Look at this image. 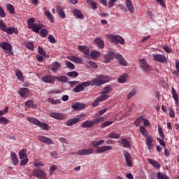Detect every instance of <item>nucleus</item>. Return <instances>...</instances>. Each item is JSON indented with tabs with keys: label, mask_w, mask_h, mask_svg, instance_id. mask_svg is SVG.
Here are the masks:
<instances>
[{
	"label": "nucleus",
	"mask_w": 179,
	"mask_h": 179,
	"mask_svg": "<svg viewBox=\"0 0 179 179\" xmlns=\"http://www.w3.org/2000/svg\"><path fill=\"white\" fill-rule=\"evenodd\" d=\"M115 59L118 61L120 65H122L123 66H127V65H128V63L127 62V61H125L124 57H122V55H121L120 54H116Z\"/></svg>",
	"instance_id": "aec40b11"
},
{
	"label": "nucleus",
	"mask_w": 179,
	"mask_h": 179,
	"mask_svg": "<svg viewBox=\"0 0 179 179\" xmlns=\"http://www.w3.org/2000/svg\"><path fill=\"white\" fill-rule=\"evenodd\" d=\"M5 33H6L8 35L10 34H19V31H17V29L15 28V27H7Z\"/></svg>",
	"instance_id": "b1692460"
},
{
	"label": "nucleus",
	"mask_w": 179,
	"mask_h": 179,
	"mask_svg": "<svg viewBox=\"0 0 179 179\" xmlns=\"http://www.w3.org/2000/svg\"><path fill=\"white\" fill-rule=\"evenodd\" d=\"M73 13L74 16H76V17H78V19L85 18V15H83V13H82V11H80V10L79 9H75Z\"/></svg>",
	"instance_id": "cd10ccee"
},
{
	"label": "nucleus",
	"mask_w": 179,
	"mask_h": 179,
	"mask_svg": "<svg viewBox=\"0 0 179 179\" xmlns=\"http://www.w3.org/2000/svg\"><path fill=\"white\" fill-rule=\"evenodd\" d=\"M8 29V27L6 26V24H5V22H3V20H0V29L2 31H6V29Z\"/></svg>",
	"instance_id": "09e8293b"
},
{
	"label": "nucleus",
	"mask_w": 179,
	"mask_h": 179,
	"mask_svg": "<svg viewBox=\"0 0 179 179\" xmlns=\"http://www.w3.org/2000/svg\"><path fill=\"white\" fill-rule=\"evenodd\" d=\"M137 93L136 89L134 88L127 95V100H129L131 99V97H134V96H136Z\"/></svg>",
	"instance_id": "37998d69"
},
{
	"label": "nucleus",
	"mask_w": 179,
	"mask_h": 179,
	"mask_svg": "<svg viewBox=\"0 0 179 179\" xmlns=\"http://www.w3.org/2000/svg\"><path fill=\"white\" fill-rule=\"evenodd\" d=\"M112 149H113V146H110V145L101 146L99 148H97L95 150V152L96 153H104V152L111 150Z\"/></svg>",
	"instance_id": "6ab92c4d"
},
{
	"label": "nucleus",
	"mask_w": 179,
	"mask_h": 179,
	"mask_svg": "<svg viewBox=\"0 0 179 179\" xmlns=\"http://www.w3.org/2000/svg\"><path fill=\"white\" fill-rule=\"evenodd\" d=\"M157 179H170V177L167 176L166 173L159 172L157 173Z\"/></svg>",
	"instance_id": "de8ad7c7"
},
{
	"label": "nucleus",
	"mask_w": 179,
	"mask_h": 179,
	"mask_svg": "<svg viewBox=\"0 0 179 179\" xmlns=\"http://www.w3.org/2000/svg\"><path fill=\"white\" fill-rule=\"evenodd\" d=\"M50 117H51V118H55V120H60L61 121H62V120H65L66 118L65 115L63 113L54 112L50 113Z\"/></svg>",
	"instance_id": "a211bd4d"
},
{
	"label": "nucleus",
	"mask_w": 179,
	"mask_h": 179,
	"mask_svg": "<svg viewBox=\"0 0 179 179\" xmlns=\"http://www.w3.org/2000/svg\"><path fill=\"white\" fill-rule=\"evenodd\" d=\"M111 92H113V88L111 87V86L108 85L103 87L102 92H101V96H99L95 100V101L92 103L93 107H97L99 103H101L103 101H105V100H107V99L110 97L108 94H110Z\"/></svg>",
	"instance_id": "f257e3e1"
},
{
	"label": "nucleus",
	"mask_w": 179,
	"mask_h": 179,
	"mask_svg": "<svg viewBox=\"0 0 179 179\" xmlns=\"http://www.w3.org/2000/svg\"><path fill=\"white\" fill-rule=\"evenodd\" d=\"M38 54H40L41 55H43V57H47V53L45 52V51H44V49H43V48L38 46Z\"/></svg>",
	"instance_id": "6e6d98bb"
},
{
	"label": "nucleus",
	"mask_w": 179,
	"mask_h": 179,
	"mask_svg": "<svg viewBox=\"0 0 179 179\" xmlns=\"http://www.w3.org/2000/svg\"><path fill=\"white\" fill-rule=\"evenodd\" d=\"M114 57H115V55L113 52H108L106 55H105V59L104 62L106 64H108V62H111L113 59H114Z\"/></svg>",
	"instance_id": "412c9836"
},
{
	"label": "nucleus",
	"mask_w": 179,
	"mask_h": 179,
	"mask_svg": "<svg viewBox=\"0 0 179 179\" xmlns=\"http://www.w3.org/2000/svg\"><path fill=\"white\" fill-rule=\"evenodd\" d=\"M29 29H32V31H34V33H38L41 29V27H39L37 24H34Z\"/></svg>",
	"instance_id": "a19ab883"
},
{
	"label": "nucleus",
	"mask_w": 179,
	"mask_h": 179,
	"mask_svg": "<svg viewBox=\"0 0 179 179\" xmlns=\"http://www.w3.org/2000/svg\"><path fill=\"white\" fill-rule=\"evenodd\" d=\"M34 22H36V20L34 17H31L27 20V25L29 29H30V27L34 26V24H36V23H34Z\"/></svg>",
	"instance_id": "c03bdc74"
},
{
	"label": "nucleus",
	"mask_w": 179,
	"mask_h": 179,
	"mask_svg": "<svg viewBox=\"0 0 179 179\" xmlns=\"http://www.w3.org/2000/svg\"><path fill=\"white\" fill-rule=\"evenodd\" d=\"M111 40L113 43H115L116 44H118V43L122 45L125 44V40H124V38H122L118 35L112 36Z\"/></svg>",
	"instance_id": "2eb2a0df"
},
{
	"label": "nucleus",
	"mask_w": 179,
	"mask_h": 179,
	"mask_svg": "<svg viewBox=\"0 0 179 179\" xmlns=\"http://www.w3.org/2000/svg\"><path fill=\"white\" fill-rule=\"evenodd\" d=\"M142 122H143V117H138L135 120L134 124H135L136 127H140V125H141V124H142Z\"/></svg>",
	"instance_id": "a18cd8bd"
},
{
	"label": "nucleus",
	"mask_w": 179,
	"mask_h": 179,
	"mask_svg": "<svg viewBox=\"0 0 179 179\" xmlns=\"http://www.w3.org/2000/svg\"><path fill=\"white\" fill-rule=\"evenodd\" d=\"M27 48L33 51L34 50V45H33V43H31V42H28L27 43Z\"/></svg>",
	"instance_id": "338daca9"
},
{
	"label": "nucleus",
	"mask_w": 179,
	"mask_h": 179,
	"mask_svg": "<svg viewBox=\"0 0 179 179\" xmlns=\"http://www.w3.org/2000/svg\"><path fill=\"white\" fill-rule=\"evenodd\" d=\"M121 145L123 146V148H131V144L129 143V141H128V140H127L126 138L122 139Z\"/></svg>",
	"instance_id": "c9c22d12"
},
{
	"label": "nucleus",
	"mask_w": 179,
	"mask_h": 179,
	"mask_svg": "<svg viewBox=\"0 0 179 179\" xmlns=\"http://www.w3.org/2000/svg\"><path fill=\"white\" fill-rule=\"evenodd\" d=\"M20 159H21L20 166H25L29 163V158L27 157V150L22 149L19 152Z\"/></svg>",
	"instance_id": "20e7f679"
},
{
	"label": "nucleus",
	"mask_w": 179,
	"mask_h": 179,
	"mask_svg": "<svg viewBox=\"0 0 179 179\" xmlns=\"http://www.w3.org/2000/svg\"><path fill=\"white\" fill-rule=\"evenodd\" d=\"M0 124H9V120L5 117H0Z\"/></svg>",
	"instance_id": "680f3d73"
},
{
	"label": "nucleus",
	"mask_w": 179,
	"mask_h": 179,
	"mask_svg": "<svg viewBox=\"0 0 179 179\" xmlns=\"http://www.w3.org/2000/svg\"><path fill=\"white\" fill-rule=\"evenodd\" d=\"M27 121H29V122H31V124H34V125H37L38 127L41 125V122L37 118H34V117H28Z\"/></svg>",
	"instance_id": "c85d7f7f"
},
{
	"label": "nucleus",
	"mask_w": 179,
	"mask_h": 179,
	"mask_svg": "<svg viewBox=\"0 0 179 179\" xmlns=\"http://www.w3.org/2000/svg\"><path fill=\"white\" fill-rule=\"evenodd\" d=\"M153 141V138L151 136L146 137L145 143L148 148V149H152V141Z\"/></svg>",
	"instance_id": "f704fd0d"
},
{
	"label": "nucleus",
	"mask_w": 179,
	"mask_h": 179,
	"mask_svg": "<svg viewBox=\"0 0 179 179\" xmlns=\"http://www.w3.org/2000/svg\"><path fill=\"white\" fill-rule=\"evenodd\" d=\"M157 62L164 64V62H167V57L164 55H157Z\"/></svg>",
	"instance_id": "2f4dec72"
},
{
	"label": "nucleus",
	"mask_w": 179,
	"mask_h": 179,
	"mask_svg": "<svg viewBox=\"0 0 179 179\" xmlns=\"http://www.w3.org/2000/svg\"><path fill=\"white\" fill-rule=\"evenodd\" d=\"M157 3H159V5L162 6V8H164V9H166V1L164 0H157Z\"/></svg>",
	"instance_id": "69168bd1"
},
{
	"label": "nucleus",
	"mask_w": 179,
	"mask_h": 179,
	"mask_svg": "<svg viewBox=\"0 0 179 179\" xmlns=\"http://www.w3.org/2000/svg\"><path fill=\"white\" fill-rule=\"evenodd\" d=\"M148 162L150 164H152V166H153V167H155V169H157V162H156V161L148 158Z\"/></svg>",
	"instance_id": "bf43d9fd"
},
{
	"label": "nucleus",
	"mask_w": 179,
	"mask_h": 179,
	"mask_svg": "<svg viewBox=\"0 0 179 179\" xmlns=\"http://www.w3.org/2000/svg\"><path fill=\"white\" fill-rule=\"evenodd\" d=\"M40 128H41L43 129V131H48L49 129V127L48 124H47L46 123H41V124H39L38 126Z\"/></svg>",
	"instance_id": "603ef678"
},
{
	"label": "nucleus",
	"mask_w": 179,
	"mask_h": 179,
	"mask_svg": "<svg viewBox=\"0 0 179 179\" xmlns=\"http://www.w3.org/2000/svg\"><path fill=\"white\" fill-rule=\"evenodd\" d=\"M108 82H110V78L106 76H99L96 78L91 80V86H101Z\"/></svg>",
	"instance_id": "7ed1b4c3"
},
{
	"label": "nucleus",
	"mask_w": 179,
	"mask_h": 179,
	"mask_svg": "<svg viewBox=\"0 0 179 179\" xmlns=\"http://www.w3.org/2000/svg\"><path fill=\"white\" fill-rule=\"evenodd\" d=\"M15 75L19 80L21 82H24V77H23V73L20 70H17Z\"/></svg>",
	"instance_id": "7c9ffc66"
},
{
	"label": "nucleus",
	"mask_w": 179,
	"mask_h": 179,
	"mask_svg": "<svg viewBox=\"0 0 179 179\" xmlns=\"http://www.w3.org/2000/svg\"><path fill=\"white\" fill-rule=\"evenodd\" d=\"M18 94H20L21 97L26 99V97H29V94H30V90H29V88L22 87L18 91Z\"/></svg>",
	"instance_id": "dca6fc26"
},
{
	"label": "nucleus",
	"mask_w": 179,
	"mask_h": 179,
	"mask_svg": "<svg viewBox=\"0 0 179 179\" xmlns=\"http://www.w3.org/2000/svg\"><path fill=\"white\" fill-rule=\"evenodd\" d=\"M123 156L126 160L127 167H132V157L128 151L123 152Z\"/></svg>",
	"instance_id": "ddd939ff"
},
{
	"label": "nucleus",
	"mask_w": 179,
	"mask_h": 179,
	"mask_svg": "<svg viewBox=\"0 0 179 179\" xmlns=\"http://www.w3.org/2000/svg\"><path fill=\"white\" fill-rule=\"evenodd\" d=\"M0 47L2 50H5L4 52H6L8 55H14L12 52V45L8 42H3L0 43Z\"/></svg>",
	"instance_id": "6e6552de"
},
{
	"label": "nucleus",
	"mask_w": 179,
	"mask_h": 179,
	"mask_svg": "<svg viewBox=\"0 0 179 179\" xmlns=\"http://www.w3.org/2000/svg\"><path fill=\"white\" fill-rule=\"evenodd\" d=\"M6 8H7V10H8V12L10 13H15V7H13V5L12 4H7L6 5Z\"/></svg>",
	"instance_id": "3c124183"
},
{
	"label": "nucleus",
	"mask_w": 179,
	"mask_h": 179,
	"mask_svg": "<svg viewBox=\"0 0 179 179\" xmlns=\"http://www.w3.org/2000/svg\"><path fill=\"white\" fill-rule=\"evenodd\" d=\"M69 59L70 61H73V62H76V64H82V59L78 57L71 56Z\"/></svg>",
	"instance_id": "79ce46f5"
},
{
	"label": "nucleus",
	"mask_w": 179,
	"mask_h": 179,
	"mask_svg": "<svg viewBox=\"0 0 179 179\" xmlns=\"http://www.w3.org/2000/svg\"><path fill=\"white\" fill-rule=\"evenodd\" d=\"M44 15L47 17L48 20H49L50 23H54V16L51 14V12L45 11Z\"/></svg>",
	"instance_id": "c756f323"
},
{
	"label": "nucleus",
	"mask_w": 179,
	"mask_h": 179,
	"mask_svg": "<svg viewBox=\"0 0 179 179\" xmlns=\"http://www.w3.org/2000/svg\"><path fill=\"white\" fill-rule=\"evenodd\" d=\"M90 85H92L90 81L83 82L76 86V87L73 89V92H74V93H80V92H83V90H85V87H87V86Z\"/></svg>",
	"instance_id": "423d86ee"
},
{
	"label": "nucleus",
	"mask_w": 179,
	"mask_h": 179,
	"mask_svg": "<svg viewBox=\"0 0 179 179\" xmlns=\"http://www.w3.org/2000/svg\"><path fill=\"white\" fill-rule=\"evenodd\" d=\"M71 108L73 111H80V110H85L86 108V104L77 102L71 105Z\"/></svg>",
	"instance_id": "f8f14e48"
},
{
	"label": "nucleus",
	"mask_w": 179,
	"mask_h": 179,
	"mask_svg": "<svg viewBox=\"0 0 179 179\" xmlns=\"http://www.w3.org/2000/svg\"><path fill=\"white\" fill-rule=\"evenodd\" d=\"M139 131L141 134H142L143 136H144V138L148 137V131L145 127H143V126L139 127Z\"/></svg>",
	"instance_id": "58836bf2"
},
{
	"label": "nucleus",
	"mask_w": 179,
	"mask_h": 179,
	"mask_svg": "<svg viewBox=\"0 0 179 179\" xmlns=\"http://www.w3.org/2000/svg\"><path fill=\"white\" fill-rule=\"evenodd\" d=\"M78 48L79 51H80L83 54L85 55L84 58H90V50H89V48H87V46L78 45Z\"/></svg>",
	"instance_id": "9b49d317"
},
{
	"label": "nucleus",
	"mask_w": 179,
	"mask_h": 179,
	"mask_svg": "<svg viewBox=\"0 0 179 179\" xmlns=\"http://www.w3.org/2000/svg\"><path fill=\"white\" fill-rule=\"evenodd\" d=\"M172 94L173 99L176 101V104H178V93H177V91H176V89H174V87H172Z\"/></svg>",
	"instance_id": "72a5a7b5"
},
{
	"label": "nucleus",
	"mask_w": 179,
	"mask_h": 179,
	"mask_svg": "<svg viewBox=\"0 0 179 179\" xmlns=\"http://www.w3.org/2000/svg\"><path fill=\"white\" fill-rule=\"evenodd\" d=\"M48 40H49L50 43L52 44H55L57 43V40H55V38H54V36L49 35L48 37Z\"/></svg>",
	"instance_id": "e2e57ef3"
},
{
	"label": "nucleus",
	"mask_w": 179,
	"mask_h": 179,
	"mask_svg": "<svg viewBox=\"0 0 179 179\" xmlns=\"http://www.w3.org/2000/svg\"><path fill=\"white\" fill-rule=\"evenodd\" d=\"M158 132L159 136H161L162 139L166 138V135H164V132H163V129L161 127H158Z\"/></svg>",
	"instance_id": "864d4df0"
},
{
	"label": "nucleus",
	"mask_w": 179,
	"mask_h": 179,
	"mask_svg": "<svg viewBox=\"0 0 179 179\" xmlns=\"http://www.w3.org/2000/svg\"><path fill=\"white\" fill-rule=\"evenodd\" d=\"M113 124L111 121H106L101 124V128H106V127H110Z\"/></svg>",
	"instance_id": "4d7b16f0"
},
{
	"label": "nucleus",
	"mask_w": 179,
	"mask_h": 179,
	"mask_svg": "<svg viewBox=\"0 0 179 179\" xmlns=\"http://www.w3.org/2000/svg\"><path fill=\"white\" fill-rule=\"evenodd\" d=\"M42 80L45 83H50L51 85H52V83L55 82V77L51 75L45 76L42 78Z\"/></svg>",
	"instance_id": "f3484780"
},
{
	"label": "nucleus",
	"mask_w": 179,
	"mask_h": 179,
	"mask_svg": "<svg viewBox=\"0 0 179 179\" xmlns=\"http://www.w3.org/2000/svg\"><path fill=\"white\" fill-rule=\"evenodd\" d=\"M66 76H69L70 78H78V76H79V73H78L77 71H71V72L66 73Z\"/></svg>",
	"instance_id": "49530a36"
},
{
	"label": "nucleus",
	"mask_w": 179,
	"mask_h": 179,
	"mask_svg": "<svg viewBox=\"0 0 179 179\" xmlns=\"http://www.w3.org/2000/svg\"><path fill=\"white\" fill-rule=\"evenodd\" d=\"M59 68H61V64H59V62H55L52 64L51 71H52V72L57 73V72H58V69H59Z\"/></svg>",
	"instance_id": "bb28decb"
},
{
	"label": "nucleus",
	"mask_w": 179,
	"mask_h": 179,
	"mask_svg": "<svg viewBox=\"0 0 179 179\" xmlns=\"http://www.w3.org/2000/svg\"><path fill=\"white\" fill-rule=\"evenodd\" d=\"M117 81L119 82V83H125V82H127V78L124 76H121Z\"/></svg>",
	"instance_id": "0e129e2a"
},
{
	"label": "nucleus",
	"mask_w": 179,
	"mask_h": 179,
	"mask_svg": "<svg viewBox=\"0 0 179 179\" xmlns=\"http://www.w3.org/2000/svg\"><path fill=\"white\" fill-rule=\"evenodd\" d=\"M34 177H36L38 179H47V173L40 169H35L32 171Z\"/></svg>",
	"instance_id": "0eeeda50"
},
{
	"label": "nucleus",
	"mask_w": 179,
	"mask_h": 179,
	"mask_svg": "<svg viewBox=\"0 0 179 179\" xmlns=\"http://www.w3.org/2000/svg\"><path fill=\"white\" fill-rule=\"evenodd\" d=\"M94 153V149L91 148V149H80L77 151V155L78 156H89L90 155H93Z\"/></svg>",
	"instance_id": "1a4fd4ad"
},
{
	"label": "nucleus",
	"mask_w": 179,
	"mask_h": 179,
	"mask_svg": "<svg viewBox=\"0 0 179 179\" xmlns=\"http://www.w3.org/2000/svg\"><path fill=\"white\" fill-rule=\"evenodd\" d=\"M48 101L52 103L54 106L56 104H61V100H54L52 98H48Z\"/></svg>",
	"instance_id": "8fccbe9b"
},
{
	"label": "nucleus",
	"mask_w": 179,
	"mask_h": 179,
	"mask_svg": "<svg viewBox=\"0 0 179 179\" xmlns=\"http://www.w3.org/2000/svg\"><path fill=\"white\" fill-rule=\"evenodd\" d=\"M126 6L131 13H134V12H135L134 4L131 0H126Z\"/></svg>",
	"instance_id": "393cba45"
},
{
	"label": "nucleus",
	"mask_w": 179,
	"mask_h": 179,
	"mask_svg": "<svg viewBox=\"0 0 179 179\" xmlns=\"http://www.w3.org/2000/svg\"><path fill=\"white\" fill-rule=\"evenodd\" d=\"M90 57L92 59H97L100 57V53L97 50H94L90 52Z\"/></svg>",
	"instance_id": "473e14b6"
},
{
	"label": "nucleus",
	"mask_w": 179,
	"mask_h": 179,
	"mask_svg": "<svg viewBox=\"0 0 179 179\" xmlns=\"http://www.w3.org/2000/svg\"><path fill=\"white\" fill-rule=\"evenodd\" d=\"M94 43L95 44H96L99 48H101V49L104 48V41L101 40V38H95Z\"/></svg>",
	"instance_id": "a878e982"
},
{
	"label": "nucleus",
	"mask_w": 179,
	"mask_h": 179,
	"mask_svg": "<svg viewBox=\"0 0 179 179\" xmlns=\"http://www.w3.org/2000/svg\"><path fill=\"white\" fill-rule=\"evenodd\" d=\"M87 64H89V65H90V66L92 68H94L95 69H97V64H96V62L93 61H88Z\"/></svg>",
	"instance_id": "774afa93"
},
{
	"label": "nucleus",
	"mask_w": 179,
	"mask_h": 179,
	"mask_svg": "<svg viewBox=\"0 0 179 179\" xmlns=\"http://www.w3.org/2000/svg\"><path fill=\"white\" fill-rule=\"evenodd\" d=\"M87 3L90 5L92 9L96 10L97 8V4L96 3V2L89 0L87 1Z\"/></svg>",
	"instance_id": "13d9d810"
},
{
	"label": "nucleus",
	"mask_w": 179,
	"mask_h": 179,
	"mask_svg": "<svg viewBox=\"0 0 179 179\" xmlns=\"http://www.w3.org/2000/svg\"><path fill=\"white\" fill-rule=\"evenodd\" d=\"M48 31L46 29H43L40 31L41 37H47Z\"/></svg>",
	"instance_id": "052dcab7"
},
{
	"label": "nucleus",
	"mask_w": 179,
	"mask_h": 179,
	"mask_svg": "<svg viewBox=\"0 0 179 179\" xmlns=\"http://www.w3.org/2000/svg\"><path fill=\"white\" fill-rule=\"evenodd\" d=\"M106 118L104 117H96L92 120H87L81 124L80 127L82 128H92V127H94L96 125H99V124L103 122Z\"/></svg>",
	"instance_id": "f03ea898"
},
{
	"label": "nucleus",
	"mask_w": 179,
	"mask_h": 179,
	"mask_svg": "<svg viewBox=\"0 0 179 179\" xmlns=\"http://www.w3.org/2000/svg\"><path fill=\"white\" fill-rule=\"evenodd\" d=\"M10 157H11L12 164L13 166H17V164H19V159H17V156H16V153L11 152Z\"/></svg>",
	"instance_id": "5701e85b"
},
{
	"label": "nucleus",
	"mask_w": 179,
	"mask_h": 179,
	"mask_svg": "<svg viewBox=\"0 0 179 179\" xmlns=\"http://www.w3.org/2000/svg\"><path fill=\"white\" fill-rule=\"evenodd\" d=\"M138 62L139 66L143 72H150L152 67L148 64V60H146V59H140Z\"/></svg>",
	"instance_id": "39448f33"
},
{
	"label": "nucleus",
	"mask_w": 179,
	"mask_h": 179,
	"mask_svg": "<svg viewBox=\"0 0 179 179\" xmlns=\"http://www.w3.org/2000/svg\"><path fill=\"white\" fill-rule=\"evenodd\" d=\"M57 80H59V82H62V83H66L68 82V77L65 76H61L60 77H55Z\"/></svg>",
	"instance_id": "e433bc0d"
},
{
	"label": "nucleus",
	"mask_w": 179,
	"mask_h": 179,
	"mask_svg": "<svg viewBox=\"0 0 179 179\" xmlns=\"http://www.w3.org/2000/svg\"><path fill=\"white\" fill-rule=\"evenodd\" d=\"M38 139L40 142H42V143H45V145H54V141L48 137L39 136H38Z\"/></svg>",
	"instance_id": "4468645a"
},
{
	"label": "nucleus",
	"mask_w": 179,
	"mask_h": 179,
	"mask_svg": "<svg viewBox=\"0 0 179 179\" xmlns=\"http://www.w3.org/2000/svg\"><path fill=\"white\" fill-rule=\"evenodd\" d=\"M56 12L61 19H65V17H66V15L61 6H57Z\"/></svg>",
	"instance_id": "4be33fe9"
},
{
	"label": "nucleus",
	"mask_w": 179,
	"mask_h": 179,
	"mask_svg": "<svg viewBox=\"0 0 179 179\" xmlns=\"http://www.w3.org/2000/svg\"><path fill=\"white\" fill-rule=\"evenodd\" d=\"M66 66L69 69H75V64L69 61L66 62Z\"/></svg>",
	"instance_id": "5fc2aeb1"
},
{
	"label": "nucleus",
	"mask_w": 179,
	"mask_h": 179,
	"mask_svg": "<svg viewBox=\"0 0 179 179\" xmlns=\"http://www.w3.org/2000/svg\"><path fill=\"white\" fill-rule=\"evenodd\" d=\"M121 135L117 134L115 131H112L108 134V137L107 138H113L114 139H120Z\"/></svg>",
	"instance_id": "ea45409f"
},
{
	"label": "nucleus",
	"mask_w": 179,
	"mask_h": 179,
	"mask_svg": "<svg viewBox=\"0 0 179 179\" xmlns=\"http://www.w3.org/2000/svg\"><path fill=\"white\" fill-rule=\"evenodd\" d=\"M82 117H85V114L81 113L80 115H78V117L72 118V119L67 120L65 122V125H67V127H72V125H75V124H78V122H79V121H80V118H82Z\"/></svg>",
	"instance_id": "9d476101"
},
{
	"label": "nucleus",
	"mask_w": 179,
	"mask_h": 179,
	"mask_svg": "<svg viewBox=\"0 0 179 179\" xmlns=\"http://www.w3.org/2000/svg\"><path fill=\"white\" fill-rule=\"evenodd\" d=\"M176 68L177 71H173L172 72V75H173V76L176 75V76H179V60L178 59L176 60Z\"/></svg>",
	"instance_id": "4c0bfd02"
}]
</instances>
